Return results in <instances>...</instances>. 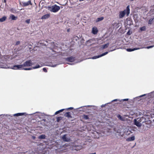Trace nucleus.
<instances>
[{"instance_id":"obj_1","label":"nucleus","mask_w":154,"mask_h":154,"mask_svg":"<svg viewBox=\"0 0 154 154\" xmlns=\"http://www.w3.org/2000/svg\"><path fill=\"white\" fill-rule=\"evenodd\" d=\"M130 13L129 6L128 5L126 8V9L125 10L123 11H121L120 12L119 14V17L120 18L123 17L125 15L127 14V16Z\"/></svg>"},{"instance_id":"obj_2","label":"nucleus","mask_w":154,"mask_h":154,"mask_svg":"<svg viewBox=\"0 0 154 154\" xmlns=\"http://www.w3.org/2000/svg\"><path fill=\"white\" fill-rule=\"evenodd\" d=\"M47 8L51 12L56 13L58 11L60 10V7L56 5H54L52 6H48Z\"/></svg>"},{"instance_id":"obj_3","label":"nucleus","mask_w":154,"mask_h":154,"mask_svg":"<svg viewBox=\"0 0 154 154\" xmlns=\"http://www.w3.org/2000/svg\"><path fill=\"white\" fill-rule=\"evenodd\" d=\"M82 146L75 145V144L73 145L71 147V149L72 150H76V151L82 149Z\"/></svg>"},{"instance_id":"obj_4","label":"nucleus","mask_w":154,"mask_h":154,"mask_svg":"<svg viewBox=\"0 0 154 154\" xmlns=\"http://www.w3.org/2000/svg\"><path fill=\"white\" fill-rule=\"evenodd\" d=\"M20 4L23 7L27 6L29 5H32L31 0H29L27 2H22L21 3L20 2Z\"/></svg>"},{"instance_id":"obj_5","label":"nucleus","mask_w":154,"mask_h":154,"mask_svg":"<svg viewBox=\"0 0 154 154\" xmlns=\"http://www.w3.org/2000/svg\"><path fill=\"white\" fill-rule=\"evenodd\" d=\"M132 24V20L129 18H127L125 22V25L128 26H131Z\"/></svg>"},{"instance_id":"obj_6","label":"nucleus","mask_w":154,"mask_h":154,"mask_svg":"<svg viewBox=\"0 0 154 154\" xmlns=\"http://www.w3.org/2000/svg\"><path fill=\"white\" fill-rule=\"evenodd\" d=\"M23 65V67L29 66L32 65V62L31 60H29L26 61L24 63Z\"/></svg>"},{"instance_id":"obj_7","label":"nucleus","mask_w":154,"mask_h":154,"mask_svg":"<svg viewBox=\"0 0 154 154\" xmlns=\"http://www.w3.org/2000/svg\"><path fill=\"white\" fill-rule=\"evenodd\" d=\"M65 60L66 61L68 62H73L75 61V57H73L72 56H71L67 57L66 58Z\"/></svg>"},{"instance_id":"obj_8","label":"nucleus","mask_w":154,"mask_h":154,"mask_svg":"<svg viewBox=\"0 0 154 154\" xmlns=\"http://www.w3.org/2000/svg\"><path fill=\"white\" fill-rule=\"evenodd\" d=\"M108 52H106L100 55L96 56L93 57L92 58V59H96L97 58H99L100 57H101L102 56H104V55H106V54H108Z\"/></svg>"},{"instance_id":"obj_9","label":"nucleus","mask_w":154,"mask_h":154,"mask_svg":"<svg viewBox=\"0 0 154 154\" xmlns=\"http://www.w3.org/2000/svg\"><path fill=\"white\" fill-rule=\"evenodd\" d=\"M108 52H106L100 55L96 56L93 57L92 58V59H96L97 58H99L100 57H101L102 56H104V55H106V54H108Z\"/></svg>"},{"instance_id":"obj_10","label":"nucleus","mask_w":154,"mask_h":154,"mask_svg":"<svg viewBox=\"0 0 154 154\" xmlns=\"http://www.w3.org/2000/svg\"><path fill=\"white\" fill-rule=\"evenodd\" d=\"M63 140L65 142H69L70 141V139L66 137V135L65 134L62 137Z\"/></svg>"},{"instance_id":"obj_11","label":"nucleus","mask_w":154,"mask_h":154,"mask_svg":"<svg viewBox=\"0 0 154 154\" xmlns=\"http://www.w3.org/2000/svg\"><path fill=\"white\" fill-rule=\"evenodd\" d=\"M23 67V65H17L14 66V69H20L21 68Z\"/></svg>"},{"instance_id":"obj_12","label":"nucleus","mask_w":154,"mask_h":154,"mask_svg":"<svg viewBox=\"0 0 154 154\" xmlns=\"http://www.w3.org/2000/svg\"><path fill=\"white\" fill-rule=\"evenodd\" d=\"M134 122L135 125L137 126L140 127L142 125L141 124L140 122H139L138 121H137L136 119H134Z\"/></svg>"},{"instance_id":"obj_13","label":"nucleus","mask_w":154,"mask_h":154,"mask_svg":"<svg viewBox=\"0 0 154 154\" xmlns=\"http://www.w3.org/2000/svg\"><path fill=\"white\" fill-rule=\"evenodd\" d=\"M71 113L70 112H66L64 114V116L65 117H67L68 118H72V116L71 115Z\"/></svg>"},{"instance_id":"obj_14","label":"nucleus","mask_w":154,"mask_h":154,"mask_svg":"<svg viewBox=\"0 0 154 154\" xmlns=\"http://www.w3.org/2000/svg\"><path fill=\"white\" fill-rule=\"evenodd\" d=\"M98 32V30L96 27L94 26L92 28V32L94 34H96Z\"/></svg>"},{"instance_id":"obj_15","label":"nucleus","mask_w":154,"mask_h":154,"mask_svg":"<svg viewBox=\"0 0 154 154\" xmlns=\"http://www.w3.org/2000/svg\"><path fill=\"white\" fill-rule=\"evenodd\" d=\"M135 139V137L134 136H133L131 137L127 138L126 140L127 141H131L134 140Z\"/></svg>"},{"instance_id":"obj_16","label":"nucleus","mask_w":154,"mask_h":154,"mask_svg":"<svg viewBox=\"0 0 154 154\" xmlns=\"http://www.w3.org/2000/svg\"><path fill=\"white\" fill-rule=\"evenodd\" d=\"M50 16V14H47L43 16L42 17V19H45L48 18Z\"/></svg>"},{"instance_id":"obj_17","label":"nucleus","mask_w":154,"mask_h":154,"mask_svg":"<svg viewBox=\"0 0 154 154\" xmlns=\"http://www.w3.org/2000/svg\"><path fill=\"white\" fill-rule=\"evenodd\" d=\"M51 50V51L54 53L51 54V55H52L53 54H56V53H57V54L58 55H61L62 56H63L62 54V53L60 52H57L54 51L52 48H50Z\"/></svg>"},{"instance_id":"obj_18","label":"nucleus","mask_w":154,"mask_h":154,"mask_svg":"<svg viewBox=\"0 0 154 154\" xmlns=\"http://www.w3.org/2000/svg\"><path fill=\"white\" fill-rule=\"evenodd\" d=\"M25 114V113H18L14 114V116H23Z\"/></svg>"},{"instance_id":"obj_19","label":"nucleus","mask_w":154,"mask_h":154,"mask_svg":"<svg viewBox=\"0 0 154 154\" xmlns=\"http://www.w3.org/2000/svg\"><path fill=\"white\" fill-rule=\"evenodd\" d=\"M139 49V48H133V49L127 48L126 49V50L128 51L131 52V51H135V50H137V49Z\"/></svg>"},{"instance_id":"obj_20","label":"nucleus","mask_w":154,"mask_h":154,"mask_svg":"<svg viewBox=\"0 0 154 154\" xmlns=\"http://www.w3.org/2000/svg\"><path fill=\"white\" fill-rule=\"evenodd\" d=\"M103 19H104V17H100L99 18H98L96 20V22H97L101 21L102 20H103Z\"/></svg>"},{"instance_id":"obj_21","label":"nucleus","mask_w":154,"mask_h":154,"mask_svg":"<svg viewBox=\"0 0 154 154\" xmlns=\"http://www.w3.org/2000/svg\"><path fill=\"white\" fill-rule=\"evenodd\" d=\"M7 19V17L6 16H4L2 18H0V22H3L5 21Z\"/></svg>"},{"instance_id":"obj_22","label":"nucleus","mask_w":154,"mask_h":154,"mask_svg":"<svg viewBox=\"0 0 154 154\" xmlns=\"http://www.w3.org/2000/svg\"><path fill=\"white\" fill-rule=\"evenodd\" d=\"M109 45V43H107L106 44H105V45H102V47L103 49H105V48H107L108 47Z\"/></svg>"},{"instance_id":"obj_23","label":"nucleus","mask_w":154,"mask_h":154,"mask_svg":"<svg viewBox=\"0 0 154 154\" xmlns=\"http://www.w3.org/2000/svg\"><path fill=\"white\" fill-rule=\"evenodd\" d=\"M46 136L45 135L42 134L40 135L38 137V138L40 139H44L45 138Z\"/></svg>"},{"instance_id":"obj_24","label":"nucleus","mask_w":154,"mask_h":154,"mask_svg":"<svg viewBox=\"0 0 154 154\" xmlns=\"http://www.w3.org/2000/svg\"><path fill=\"white\" fill-rule=\"evenodd\" d=\"M82 118L83 119L87 120L89 119V116L88 115H83L82 116Z\"/></svg>"},{"instance_id":"obj_25","label":"nucleus","mask_w":154,"mask_h":154,"mask_svg":"<svg viewBox=\"0 0 154 154\" xmlns=\"http://www.w3.org/2000/svg\"><path fill=\"white\" fill-rule=\"evenodd\" d=\"M65 110V109H60V110H59L58 111H57L54 114H55V115H56L58 114V113H60V112H63V111L64 110Z\"/></svg>"},{"instance_id":"obj_26","label":"nucleus","mask_w":154,"mask_h":154,"mask_svg":"<svg viewBox=\"0 0 154 154\" xmlns=\"http://www.w3.org/2000/svg\"><path fill=\"white\" fill-rule=\"evenodd\" d=\"M65 110V109H60V110H59L58 111H57L54 114H55V115H56L58 114V113H60V112H63V111L64 110Z\"/></svg>"},{"instance_id":"obj_27","label":"nucleus","mask_w":154,"mask_h":154,"mask_svg":"<svg viewBox=\"0 0 154 154\" xmlns=\"http://www.w3.org/2000/svg\"><path fill=\"white\" fill-rule=\"evenodd\" d=\"M11 18L12 20H16L17 19V17H15L13 14L11 15Z\"/></svg>"},{"instance_id":"obj_28","label":"nucleus","mask_w":154,"mask_h":154,"mask_svg":"<svg viewBox=\"0 0 154 154\" xmlns=\"http://www.w3.org/2000/svg\"><path fill=\"white\" fill-rule=\"evenodd\" d=\"M140 30L141 31H144L146 30V27L145 26H143L140 28Z\"/></svg>"},{"instance_id":"obj_29","label":"nucleus","mask_w":154,"mask_h":154,"mask_svg":"<svg viewBox=\"0 0 154 154\" xmlns=\"http://www.w3.org/2000/svg\"><path fill=\"white\" fill-rule=\"evenodd\" d=\"M63 118L61 117H58L57 118V122H59Z\"/></svg>"},{"instance_id":"obj_30","label":"nucleus","mask_w":154,"mask_h":154,"mask_svg":"<svg viewBox=\"0 0 154 154\" xmlns=\"http://www.w3.org/2000/svg\"><path fill=\"white\" fill-rule=\"evenodd\" d=\"M128 100V99H125L122 100H121L119 101L120 102H123L124 101H127Z\"/></svg>"},{"instance_id":"obj_31","label":"nucleus","mask_w":154,"mask_h":154,"mask_svg":"<svg viewBox=\"0 0 154 154\" xmlns=\"http://www.w3.org/2000/svg\"><path fill=\"white\" fill-rule=\"evenodd\" d=\"M153 20V19H150L148 23L149 24H151L152 23Z\"/></svg>"},{"instance_id":"obj_32","label":"nucleus","mask_w":154,"mask_h":154,"mask_svg":"<svg viewBox=\"0 0 154 154\" xmlns=\"http://www.w3.org/2000/svg\"><path fill=\"white\" fill-rule=\"evenodd\" d=\"M40 67V66L39 65H36V66L35 67H33V69H36L39 68Z\"/></svg>"},{"instance_id":"obj_33","label":"nucleus","mask_w":154,"mask_h":154,"mask_svg":"<svg viewBox=\"0 0 154 154\" xmlns=\"http://www.w3.org/2000/svg\"><path fill=\"white\" fill-rule=\"evenodd\" d=\"M30 19H27V20H26L25 22L29 24L30 23Z\"/></svg>"},{"instance_id":"obj_34","label":"nucleus","mask_w":154,"mask_h":154,"mask_svg":"<svg viewBox=\"0 0 154 154\" xmlns=\"http://www.w3.org/2000/svg\"><path fill=\"white\" fill-rule=\"evenodd\" d=\"M118 117L120 120H122V116L120 115H118L117 116Z\"/></svg>"},{"instance_id":"obj_35","label":"nucleus","mask_w":154,"mask_h":154,"mask_svg":"<svg viewBox=\"0 0 154 154\" xmlns=\"http://www.w3.org/2000/svg\"><path fill=\"white\" fill-rule=\"evenodd\" d=\"M20 41H17L16 43V44H15V45H19L20 44Z\"/></svg>"},{"instance_id":"obj_36","label":"nucleus","mask_w":154,"mask_h":154,"mask_svg":"<svg viewBox=\"0 0 154 154\" xmlns=\"http://www.w3.org/2000/svg\"><path fill=\"white\" fill-rule=\"evenodd\" d=\"M73 109V107H70L68 108L67 109H65V110H69V109L72 110V109Z\"/></svg>"},{"instance_id":"obj_37","label":"nucleus","mask_w":154,"mask_h":154,"mask_svg":"<svg viewBox=\"0 0 154 154\" xmlns=\"http://www.w3.org/2000/svg\"><path fill=\"white\" fill-rule=\"evenodd\" d=\"M23 69L25 70H29L31 69L30 68H23Z\"/></svg>"},{"instance_id":"obj_38","label":"nucleus","mask_w":154,"mask_h":154,"mask_svg":"<svg viewBox=\"0 0 154 154\" xmlns=\"http://www.w3.org/2000/svg\"><path fill=\"white\" fill-rule=\"evenodd\" d=\"M153 46H154L153 45L147 46V47H146V48H147V49H149L150 48H152Z\"/></svg>"},{"instance_id":"obj_39","label":"nucleus","mask_w":154,"mask_h":154,"mask_svg":"<svg viewBox=\"0 0 154 154\" xmlns=\"http://www.w3.org/2000/svg\"><path fill=\"white\" fill-rule=\"evenodd\" d=\"M43 70L45 72H47V70L45 68H44L43 69Z\"/></svg>"},{"instance_id":"obj_40","label":"nucleus","mask_w":154,"mask_h":154,"mask_svg":"<svg viewBox=\"0 0 154 154\" xmlns=\"http://www.w3.org/2000/svg\"><path fill=\"white\" fill-rule=\"evenodd\" d=\"M131 33H132L129 30L127 32V34L128 35H130L131 34Z\"/></svg>"},{"instance_id":"obj_41","label":"nucleus","mask_w":154,"mask_h":154,"mask_svg":"<svg viewBox=\"0 0 154 154\" xmlns=\"http://www.w3.org/2000/svg\"><path fill=\"white\" fill-rule=\"evenodd\" d=\"M2 1L4 3H6V0H2Z\"/></svg>"},{"instance_id":"obj_42","label":"nucleus","mask_w":154,"mask_h":154,"mask_svg":"<svg viewBox=\"0 0 154 154\" xmlns=\"http://www.w3.org/2000/svg\"><path fill=\"white\" fill-rule=\"evenodd\" d=\"M118 99H115L113 100L112 102H113V101H118Z\"/></svg>"},{"instance_id":"obj_43","label":"nucleus","mask_w":154,"mask_h":154,"mask_svg":"<svg viewBox=\"0 0 154 154\" xmlns=\"http://www.w3.org/2000/svg\"><path fill=\"white\" fill-rule=\"evenodd\" d=\"M146 95V94H143V95H142L141 96H140V97H142L143 96H145Z\"/></svg>"},{"instance_id":"obj_44","label":"nucleus","mask_w":154,"mask_h":154,"mask_svg":"<svg viewBox=\"0 0 154 154\" xmlns=\"http://www.w3.org/2000/svg\"><path fill=\"white\" fill-rule=\"evenodd\" d=\"M152 19H153V20H154V17Z\"/></svg>"},{"instance_id":"obj_45","label":"nucleus","mask_w":154,"mask_h":154,"mask_svg":"<svg viewBox=\"0 0 154 154\" xmlns=\"http://www.w3.org/2000/svg\"><path fill=\"white\" fill-rule=\"evenodd\" d=\"M61 8H63V7L61 6Z\"/></svg>"},{"instance_id":"obj_46","label":"nucleus","mask_w":154,"mask_h":154,"mask_svg":"<svg viewBox=\"0 0 154 154\" xmlns=\"http://www.w3.org/2000/svg\"><path fill=\"white\" fill-rule=\"evenodd\" d=\"M35 138V137H33V138Z\"/></svg>"},{"instance_id":"obj_47","label":"nucleus","mask_w":154,"mask_h":154,"mask_svg":"<svg viewBox=\"0 0 154 154\" xmlns=\"http://www.w3.org/2000/svg\"><path fill=\"white\" fill-rule=\"evenodd\" d=\"M153 104H154V102H153Z\"/></svg>"}]
</instances>
